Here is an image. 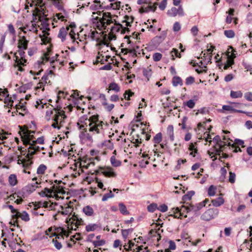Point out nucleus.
I'll return each mask as SVG.
<instances>
[{
	"mask_svg": "<svg viewBox=\"0 0 252 252\" xmlns=\"http://www.w3.org/2000/svg\"><path fill=\"white\" fill-rule=\"evenodd\" d=\"M244 97L249 101H252V93L247 92L244 94Z\"/></svg>",
	"mask_w": 252,
	"mask_h": 252,
	"instance_id": "obj_57",
	"label": "nucleus"
},
{
	"mask_svg": "<svg viewBox=\"0 0 252 252\" xmlns=\"http://www.w3.org/2000/svg\"><path fill=\"white\" fill-rule=\"evenodd\" d=\"M209 113V111L206 107H202L200 109H198L197 112L196 113L195 115H197L198 113H201L202 114H205Z\"/></svg>",
	"mask_w": 252,
	"mask_h": 252,
	"instance_id": "obj_51",
	"label": "nucleus"
},
{
	"mask_svg": "<svg viewBox=\"0 0 252 252\" xmlns=\"http://www.w3.org/2000/svg\"><path fill=\"white\" fill-rule=\"evenodd\" d=\"M66 34V30L64 28H62L60 29L58 36L62 39V41H63L65 39Z\"/></svg>",
	"mask_w": 252,
	"mask_h": 252,
	"instance_id": "obj_23",
	"label": "nucleus"
},
{
	"mask_svg": "<svg viewBox=\"0 0 252 252\" xmlns=\"http://www.w3.org/2000/svg\"><path fill=\"white\" fill-rule=\"evenodd\" d=\"M114 24L116 26H112L111 28V31L113 32H118L120 31L121 28H123V25L120 23H117L116 21H115Z\"/></svg>",
	"mask_w": 252,
	"mask_h": 252,
	"instance_id": "obj_29",
	"label": "nucleus"
},
{
	"mask_svg": "<svg viewBox=\"0 0 252 252\" xmlns=\"http://www.w3.org/2000/svg\"><path fill=\"white\" fill-rule=\"evenodd\" d=\"M156 209H158V205L156 203H152L147 207V209L150 212H154Z\"/></svg>",
	"mask_w": 252,
	"mask_h": 252,
	"instance_id": "obj_46",
	"label": "nucleus"
},
{
	"mask_svg": "<svg viewBox=\"0 0 252 252\" xmlns=\"http://www.w3.org/2000/svg\"><path fill=\"white\" fill-rule=\"evenodd\" d=\"M158 209L162 212H165L167 210L168 207L165 204H162L159 206Z\"/></svg>",
	"mask_w": 252,
	"mask_h": 252,
	"instance_id": "obj_59",
	"label": "nucleus"
},
{
	"mask_svg": "<svg viewBox=\"0 0 252 252\" xmlns=\"http://www.w3.org/2000/svg\"><path fill=\"white\" fill-rule=\"evenodd\" d=\"M219 214V210L217 208H211L205 211L201 216V219L205 221H209L215 217Z\"/></svg>",
	"mask_w": 252,
	"mask_h": 252,
	"instance_id": "obj_3",
	"label": "nucleus"
},
{
	"mask_svg": "<svg viewBox=\"0 0 252 252\" xmlns=\"http://www.w3.org/2000/svg\"><path fill=\"white\" fill-rule=\"evenodd\" d=\"M134 94V93L131 92L130 90L126 91L125 93L124 94V97L126 100H129L130 96H132Z\"/></svg>",
	"mask_w": 252,
	"mask_h": 252,
	"instance_id": "obj_47",
	"label": "nucleus"
},
{
	"mask_svg": "<svg viewBox=\"0 0 252 252\" xmlns=\"http://www.w3.org/2000/svg\"><path fill=\"white\" fill-rule=\"evenodd\" d=\"M72 218V220L73 221H76L79 224H82V223L83 222L82 219L79 218L77 215L74 214L73 216L71 217Z\"/></svg>",
	"mask_w": 252,
	"mask_h": 252,
	"instance_id": "obj_56",
	"label": "nucleus"
},
{
	"mask_svg": "<svg viewBox=\"0 0 252 252\" xmlns=\"http://www.w3.org/2000/svg\"><path fill=\"white\" fill-rule=\"evenodd\" d=\"M109 88L110 90H113L116 92H118L120 90V88L118 85L115 82L110 83L109 85Z\"/></svg>",
	"mask_w": 252,
	"mask_h": 252,
	"instance_id": "obj_34",
	"label": "nucleus"
},
{
	"mask_svg": "<svg viewBox=\"0 0 252 252\" xmlns=\"http://www.w3.org/2000/svg\"><path fill=\"white\" fill-rule=\"evenodd\" d=\"M161 58L162 55L159 53H156L153 56V59L155 62L159 61Z\"/></svg>",
	"mask_w": 252,
	"mask_h": 252,
	"instance_id": "obj_50",
	"label": "nucleus"
},
{
	"mask_svg": "<svg viewBox=\"0 0 252 252\" xmlns=\"http://www.w3.org/2000/svg\"><path fill=\"white\" fill-rule=\"evenodd\" d=\"M29 43V41L27 40L26 37L23 36L19 41H18V48L19 49H22L23 50H25L28 48V44Z\"/></svg>",
	"mask_w": 252,
	"mask_h": 252,
	"instance_id": "obj_12",
	"label": "nucleus"
},
{
	"mask_svg": "<svg viewBox=\"0 0 252 252\" xmlns=\"http://www.w3.org/2000/svg\"><path fill=\"white\" fill-rule=\"evenodd\" d=\"M114 196V194L112 193V191L110 190L109 192L104 194L102 198V201H105L107 200L108 199L113 198Z\"/></svg>",
	"mask_w": 252,
	"mask_h": 252,
	"instance_id": "obj_40",
	"label": "nucleus"
},
{
	"mask_svg": "<svg viewBox=\"0 0 252 252\" xmlns=\"http://www.w3.org/2000/svg\"><path fill=\"white\" fill-rule=\"evenodd\" d=\"M172 211L173 214H170V216H174V218L180 219L181 216L187 218V215H184V214L185 212L189 213L191 212L190 204L188 206L182 205L181 208H173Z\"/></svg>",
	"mask_w": 252,
	"mask_h": 252,
	"instance_id": "obj_2",
	"label": "nucleus"
},
{
	"mask_svg": "<svg viewBox=\"0 0 252 252\" xmlns=\"http://www.w3.org/2000/svg\"><path fill=\"white\" fill-rule=\"evenodd\" d=\"M195 192L194 191H189L187 192V194L183 196L182 199L185 201L187 200H190L192 196L194 194Z\"/></svg>",
	"mask_w": 252,
	"mask_h": 252,
	"instance_id": "obj_32",
	"label": "nucleus"
},
{
	"mask_svg": "<svg viewBox=\"0 0 252 252\" xmlns=\"http://www.w3.org/2000/svg\"><path fill=\"white\" fill-rule=\"evenodd\" d=\"M133 231V228H129L127 229L122 230V235L124 239H126L127 238L128 234L131 233Z\"/></svg>",
	"mask_w": 252,
	"mask_h": 252,
	"instance_id": "obj_38",
	"label": "nucleus"
},
{
	"mask_svg": "<svg viewBox=\"0 0 252 252\" xmlns=\"http://www.w3.org/2000/svg\"><path fill=\"white\" fill-rule=\"evenodd\" d=\"M48 79V74H46V73L42 76L41 78L42 82H40L38 83L37 86L36 87V89H39L41 88L42 86H43L45 84H47V80Z\"/></svg>",
	"mask_w": 252,
	"mask_h": 252,
	"instance_id": "obj_20",
	"label": "nucleus"
},
{
	"mask_svg": "<svg viewBox=\"0 0 252 252\" xmlns=\"http://www.w3.org/2000/svg\"><path fill=\"white\" fill-rule=\"evenodd\" d=\"M172 84L174 87H176L178 85L182 86L183 81L182 79L179 76H174L172 78Z\"/></svg>",
	"mask_w": 252,
	"mask_h": 252,
	"instance_id": "obj_15",
	"label": "nucleus"
},
{
	"mask_svg": "<svg viewBox=\"0 0 252 252\" xmlns=\"http://www.w3.org/2000/svg\"><path fill=\"white\" fill-rule=\"evenodd\" d=\"M170 54L172 57L171 60L173 61L175 60V56L179 58L181 57V54L179 53L178 50L176 48H173L170 52Z\"/></svg>",
	"mask_w": 252,
	"mask_h": 252,
	"instance_id": "obj_27",
	"label": "nucleus"
},
{
	"mask_svg": "<svg viewBox=\"0 0 252 252\" xmlns=\"http://www.w3.org/2000/svg\"><path fill=\"white\" fill-rule=\"evenodd\" d=\"M47 169V167L43 164H40L37 169V174H43Z\"/></svg>",
	"mask_w": 252,
	"mask_h": 252,
	"instance_id": "obj_37",
	"label": "nucleus"
},
{
	"mask_svg": "<svg viewBox=\"0 0 252 252\" xmlns=\"http://www.w3.org/2000/svg\"><path fill=\"white\" fill-rule=\"evenodd\" d=\"M235 177L236 175L234 173L229 172V182L231 183H234L235 181Z\"/></svg>",
	"mask_w": 252,
	"mask_h": 252,
	"instance_id": "obj_53",
	"label": "nucleus"
},
{
	"mask_svg": "<svg viewBox=\"0 0 252 252\" xmlns=\"http://www.w3.org/2000/svg\"><path fill=\"white\" fill-rule=\"evenodd\" d=\"M93 243L94 247H97L104 245L105 243V242L104 240H101L98 241H94L93 242Z\"/></svg>",
	"mask_w": 252,
	"mask_h": 252,
	"instance_id": "obj_48",
	"label": "nucleus"
},
{
	"mask_svg": "<svg viewBox=\"0 0 252 252\" xmlns=\"http://www.w3.org/2000/svg\"><path fill=\"white\" fill-rule=\"evenodd\" d=\"M99 227L98 224L90 223L86 226V230L87 232L94 231Z\"/></svg>",
	"mask_w": 252,
	"mask_h": 252,
	"instance_id": "obj_14",
	"label": "nucleus"
},
{
	"mask_svg": "<svg viewBox=\"0 0 252 252\" xmlns=\"http://www.w3.org/2000/svg\"><path fill=\"white\" fill-rule=\"evenodd\" d=\"M60 109H62L61 107H57V108L53 109V110L55 111L56 113L53 117L52 120L55 122H58L59 118L60 117V115L59 113L60 112Z\"/></svg>",
	"mask_w": 252,
	"mask_h": 252,
	"instance_id": "obj_21",
	"label": "nucleus"
},
{
	"mask_svg": "<svg viewBox=\"0 0 252 252\" xmlns=\"http://www.w3.org/2000/svg\"><path fill=\"white\" fill-rule=\"evenodd\" d=\"M112 66L111 63H108V64L103 66L100 68L101 70H110L112 69Z\"/></svg>",
	"mask_w": 252,
	"mask_h": 252,
	"instance_id": "obj_60",
	"label": "nucleus"
},
{
	"mask_svg": "<svg viewBox=\"0 0 252 252\" xmlns=\"http://www.w3.org/2000/svg\"><path fill=\"white\" fill-rule=\"evenodd\" d=\"M216 187L213 185H211L209 187L208 190V193L209 196H213L216 194Z\"/></svg>",
	"mask_w": 252,
	"mask_h": 252,
	"instance_id": "obj_39",
	"label": "nucleus"
},
{
	"mask_svg": "<svg viewBox=\"0 0 252 252\" xmlns=\"http://www.w3.org/2000/svg\"><path fill=\"white\" fill-rule=\"evenodd\" d=\"M190 206L191 211L194 212L195 215L198 216L199 214L197 213V212L204 207V202H201L195 205L190 204Z\"/></svg>",
	"mask_w": 252,
	"mask_h": 252,
	"instance_id": "obj_11",
	"label": "nucleus"
},
{
	"mask_svg": "<svg viewBox=\"0 0 252 252\" xmlns=\"http://www.w3.org/2000/svg\"><path fill=\"white\" fill-rule=\"evenodd\" d=\"M212 203L213 206L215 207H219L223 204L224 199L223 198L219 197L216 199L213 200L212 201Z\"/></svg>",
	"mask_w": 252,
	"mask_h": 252,
	"instance_id": "obj_18",
	"label": "nucleus"
},
{
	"mask_svg": "<svg viewBox=\"0 0 252 252\" xmlns=\"http://www.w3.org/2000/svg\"><path fill=\"white\" fill-rule=\"evenodd\" d=\"M19 29L26 33L27 31L33 32L35 33H37L38 30L37 29L36 26L32 24L31 22L26 24L24 26H23L19 28Z\"/></svg>",
	"mask_w": 252,
	"mask_h": 252,
	"instance_id": "obj_5",
	"label": "nucleus"
},
{
	"mask_svg": "<svg viewBox=\"0 0 252 252\" xmlns=\"http://www.w3.org/2000/svg\"><path fill=\"white\" fill-rule=\"evenodd\" d=\"M225 36L229 38H233L235 36V32L232 30H225L224 31Z\"/></svg>",
	"mask_w": 252,
	"mask_h": 252,
	"instance_id": "obj_36",
	"label": "nucleus"
},
{
	"mask_svg": "<svg viewBox=\"0 0 252 252\" xmlns=\"http://www.w3.org/2000/svg\"><path fill=\"white\" fill-rule=\"evenodd\" d=\"M8 181L11 186H14L16 185L17 183L16 176L14 174H11L9 176Z\"/></svg>",
	"mask_w": 252,
	"mask_h": 252,
	"instance_id": "obj_25",
	"label": "nucleus"
},
{
	"mask_svg": "<svg viewBox=\"0 0 252 252\" xmlns=\"http://www.w3.org/2000/svg\"><path fill=\"white\" fill-rule=\"evenodd\" d=\"M38 182L36 181L34 183L29 185L26 187L25 189L28 193H31L34 191L38 188Z\"/></svg>",
	"mask_w": 252,
	"mask_h": 252,
	"instance_id": "obj_13",
	"label": "nucleus"
},
{
	"mask_svg": "<svg viewBox=\"0 0 252 252\" xmlns=\"http://www.w3.org/2000/svg\"><path fill=\"white\" fill-rule=\"evenodd\" d=\"M57 237L55 239H53L52 242L54 244L55 248L59 250L62 249V245L61 242H59L57 239Z\"/></svg>",
	"mask_w": 252,
	"mask_h": 252,
	"instance_id": "obj_45",
	"label": "nucleus"
},
{
	"mask_svg": "<svg viewBox=\"0 0 252 252\" xmlns=\"http://www.w3.org/2000/svg\"><path fill=\"white\" fill-rule=\"evenodd\" d=\"M13 219H17L20 218L23 220L28 221L30 220L29 215L26 211H23L22 213L17 212V213L12 216Z\"/></svg>",
	"mask_w": 252,
	"mask_h": 252,
	"instance_id": "obj_9",
	"label": "nucleus"
},
{
	"mask_svg": "<svg viewBox=\"0 0 252 252\" xmlns=\"http://www.w3.org/2000/svg\"><path fill=\"white\" fill-rule=\"evenodd\" d=\"M195 145H196V143L193 144L192 143H191L190 144L189 148V151H191V152H190V155H192L193 157H194L195 156V154L193 153V152L194 153H196L197 152V150Z\"/></svg>",
	"mask_w": 252,
	"mask_h": 252,
	"instance_id": "obj_30",
	"label": "nucleus"
},
{
	"mask_svg": "<svg viewBox=\"0 0 252 252\" xmlns=\"http://www.w3.org/2000/svg\"><path fill=\"white\" fill-rule=\"evenodd\" d=\"M222 109L226 111H231L234 112L240 113H246L244 111L241 110H237L233 108L232 106L229 105H223Z\"/></svg>",
	"mask_w": 252,
	"mask_h": 252,
	"instance_id": "obj_17",
	"label": "nucleus"
},
{
	"mask_svg": "<svg viewBox=\"0 0 252 252\" xmlns=\"http://www.w3.org/2000/svg\"><path fill=\"white\" fill-rule=\"evenodd\" d=\"M167 0H163L159 5V8L161 10H164L166 7Z\"/></svg>",
	"mask_w": 252,
	"mask_h": 252,
	"instance_id": "obj_55",
	"label": "nucleus"
},
{
	"mask_svg": "<svg viewBox=\"0 0 252 252\" xmlns=\"http://www.w3.org/2000/svg\"><path fill=\"white\" fill-rule=\"evenodd\" d=\"M143 73L144 76H145L148 81L149 80L150 77L152 75V70L149 68H143Z\"/></svg>",
	"mask_w": 252,
	"mask_h": 252,
	"instance_id": "obj_35",
	"label": "nucleus"
},
{
	"mask_svg": "<svg viewBox=\"0 0 252 252\" xmlns=\"http://www.w3.org/2000/svg\"><path fill=\"white\" fill-rule=\"evenodd\" d=\"M24 144L25 145H30V147H29V150H32L35 152V153L39 152L40 150V148L39 146H36L35 144L32 143V144L30 142V135H27V137L25 138V139H23Z\"/></svg>",
	"mask_w": 252,
	"mask_h": 252,
	"instance_id": "obj_8",
	"label": "nucleus"
},
{
	"mask_svg": "<svg viewBox=\"0 0 252 252\" xmlns=\"http://www.w3.org/2000/svg\"><path fill=\"white\" fill-rule=\"evenodd\" d=\"M148 5L147 6H143L139 9V12L140 13L148 12L150 11L155 12L157 9L158 4L155 3L154 5H152V2L148 3Z\"/></svg>",
	"mask_w": 252,
	"mask_h": 252,
	"instance_id": "obj_7",
	"label": "nucleus"
},
{
	"mask_svg": "<svg viewBox=\"0 0 252 252\" xmlns=\"http://www.w3.org/2000/svg\"><path fill=\"white\" fill-rule=\"evenodd\" d=\"M225 145H227V146L231 147L232 148H234V150L233 151L234 153H237L238 152L242 151L240 148L237 147L234 143L231 144V142H230L228 144H225Z\"/></svg>",
	"mask_w": 252,
	"mask_h": 252,
	"instance_id": "obj_44",
	"label": "nucleus"
},
{
	"mask_svg": "<svg viewBox=\"0 0 252 252\" xmlns=\"http://www.w3.org/2000/svg\"><path fill=\"white\" fill-rule=\"evenodd\" d=\"M162 140V134L160 132L157 133L154 137L153 141L154 143L158 144Z\"/></svg>",
	"mask_w": 252,
	"mask_h": 252,
	"instance_id": "obj_43",
	"label": "nucleus"
},
{
	"mask_svg": "<svg viewBox=\"0 0 252 252\" xmlns=\"http://www.w3.org/2000/svg\"><path fill=\"white\" fill-rule=\"evenodd\" d=\"M101 171V174L106 177H115L116 176V173L113 171V169L110 167H100Z\"/></svg>",
	"mask_w": 252,
	"mask_h": 252,
	"instance_id": "obj_6",
	"label": "nucleus"
},
{
	"mask_svg": "<svg viewBox=\"0 0 252 252\" xmlns=\"http://www.w3.org/2000/svg\"><path fill=\"white\" fill-rule=\"evenodd\" d=\"M243 96L242 93L240 91H231L230 96L233 98H241Z\"/></svg>",
	"mask_w": 252,
	"mask_h": 252,
	"instance_id": "obj_26",
	"label": "nucleus"
},
{
	"mask_svg": "<svg viewBox=\"0 0 252 252\" xmlns=\"http://www.w3.org/2000/svg\"><path fill=\"white\" fill-rule=\"evenodd\" d=\"M83 212L88 216H92L94 214V210L90 206H87L83 208Z\"/></svg>",
	"mask_w": 252,
	"mask_h": 252,
	"instance_id": "obj_19",
	"label": "nucleus"
},
{
	"mask_svg": "<svg viewBox=\"0 0 252 252\" xmlns=\"http://www.w3.org/2000/svg\"><path fill=\"white\" fill-rule=\"evenodd\" d=\"M169 249L171 250H174L176 249V244L172 240H170L169 242Z\"/></svg>",
	"mask_w": 252,
	"mask_h": 252,
	"instance_id": "obj_64",
	"label": "nucleus"
},
{
	"mask_svg": "<svg viewBox=\"0 0 252 252\" xmlns=\"http://www.w3.org/2000/svg\"><path fill=\"white\" fill-rule=\"evenodd\" d=\"M119 210L121 214L124 215H127L129 214L127 211L126 205L122 202H120L119 204Z\"/></svg>",
	"mask_w": 252,
	"mask_h": 252,
	"instance_id": "obj_16",
	"label": "nucleus"
},
{
	"mask_svg": "<svg viewBox=\"0 0 252 252\" xmlns=\"http://www.w3.org/2000/svg\"><path fill=\"white\" fill-rule=\"evenodd\" d=\"M91 20L93 23H95V21H97V23H101V18H99V17H97V16L94 17V15L93 14V15L92 16Z\"/></svg>",
	"mask_w": 252,
	"mask_h": 252,
	"instance_id": "obj_63",
	"label": "nucleus"
},
{
	"mask_svg": "<svg viewBox=\"0 0 252 252\" xmlns=\"http://www.w3.org/2000/svg\"><path fill=\"white\" fill-rule=\"evenodd\" d=\"M234 143L235 145L237 144L238 145H241L242 147H244V142L243 140L239 139H235Z\"/></svg>",
	"mask_w": 252,
	"mask_h": 252,
	"instance_id": "obj_62",
	"label": "nucleus"
},
{
	"mask_svg": "<svg viewBox=\"0 0 252 252\" xmlns=\"http://www.w3.org/2000/svg\"><path fill=\"white\" fill-rule=\"evenodd\" d=\"M194 82V78L192 76H189L186 79V84L189 85L193 84Z\"/></svg>",
	"mask_w": 252,
	"mask_h": 252,
	"instance_id": "obj_54",
	"label": "nucleus"
},
{
	"mask_svg": "<svg viewBox=\"0 0 252 252\" xmlns=\"http://www.w3.org/2000/svg\"><path fill=\"white\" fill-rule=\"evenodd\" d=\"M167 133L169 136L171 141L174 140V128L172 125H169L167 128Z\"/></svg>",
	"mask_w": 252,
	"mask_h": 252,
	"instance_id": "obj_22",
	"label": "nucleus"
},
{
	"mask_svg": "<svg viewBox=\"0 0 252 252\" xmlns=\"http://www.w3.org/2000/svg\"><path fill=\"white\" fill-rule=\"evenodd\" d=\"M181 29V25L180 23L178 22H175L174 24L173 30L174 32H178Z\"/></svg>",
	"mask_w": 252,
	"mask_h": 252,
	"instance_id": "obj_58",
	"label": "nucleus"
},
{
	"mask_svg": "<svg viewBox=\"0 0 252 252\" xmlns=\"http://www.w3.org/2000/svg\"><path fill=\"white\" fill-rule=\"evenodd\" d=\"M183 104L184 105H186L188 106L189 108L192 109L194 107L195 102L194 100L190 99L186 102H184Z\"/></svg>",
	"mask_w": 252,
	"mask_h": 252,
	"instance_id": "obj_41",
	"label": "nucleus"
},
{
	"mask_svg": "<svg viewBox=\"0 0 252 252\" xmlns=\"http://www.w3.org/2000/svg\"><path fill=\"white\" fill-rule=\"evenodd\" d=\"M110 161L111 164L114 167L119 166L121 164V162L120 160H117L114 156L111 157Z\"/></svg>",
	"mask_w": 252,
	"mask_h": 252,
	"instance_id": "obj_33",
	"label": "nucleus"
},
{
	"mask_svg": "<svg viewBox=\"0 0 252 252\" xmlns=\"http://www.w3.org/2000/svg\"><path fill=\"white\" fill-rule=\"evenodd\" d=\"M115 21L116 20L112 19V15L110 13L103 12L100 24L103 29L106 30L107 26L115 23Z\"/></svg>",
	"mask_w": 252,
	"mask_h": 252,
	"instance_id": "obj_4",
	"label": "nucleus"
},
{
	"mask_svg": "<svg viewBox=\"0 0 252 252\" xmlns=\"http://www.w3.org/2000/svg\"><path fill=\"white\" fill-rule=\"evenodd\" d=\"M228 58L227 60V63L230 64V66H231L234 63V59L236 57L235 53H233L232 55H228Z\"/></svg>",
	"mask_w": 252,
	"mask_h": 252,
	"instance_id": "obj_42",
	"label": "nucleus"
},
{
	"mask_svg": "<svg viewBox=\"0 0 252 252\" xmlns=\"http://www.w3.org/2000/svg\"><path fill=\"white\" fill-rule=\"evenodd\" d=\"M102 104L103 105H107V107H106V110L108 111H111L114 108V105L113 104H111L110 105H107V103L106 102H102Z\"/></svg>",
	"mask_w": 252,
	"mask_h": 252,
	"instance_id": "obj_61",
	"label": "nucleus"
},
{
	"mask_svg": "<svg viewBox=\"0 0 252 252\" xmlns=\"http://www.w3.org/2000/svg\"><path fill=\"white\" fill-rule=\"evenodd\" d=\"M106 127L108 126V124H105L102 121H99V115H93L89 117L87 115H84L81 117L78 123L77 126L78 129L81 131L79 134V138L81 139H87L89 141L92 140V136L87 132V127L89 126V131L93 132L94 134H100L102 133L103 126Z\"/></svg>",
	"mask_w": 252,
	"mask_h": 252,
	"instance_id": "obj_1",
	"label": "nucleus"
},
{
	"mask_svg": "<svg viewBox=\"0 0 252 252\" xmlns=\"http://www.w3.org/2000/svg\"><path fill=\"white\" fill-rule=\"evenodd\" d=\"M212 55H206V53H203V57L202 58L204 60H207V64L208 63H211L212 62Z\"/></svg>",
	"mask_w": 252,
	"mask_h": 252,
	"instance_id": "obj_49",
	"label": "nucleus"
},
{
	"mask_svg": "<svg viewBox=\"0 0 252 252\" xmlns=\"http://www.w3.org/2000/svg\"><path fill=\"white\" fill-rule=\"evenodd\" d=\"M225 146H227V145H222L220 147H219V148H217L216 146H215L214 147V151L216 155L220 156L221 152L223 151V149L225 148Z\"/></svg>",
	"mask_w": 252,
	"mask_h": 252,
	"instance_id": "obj_31",
	"label": "nucleus"
},
{
	"mask_svg": "<svg viewBox=\"0 0 252 252\" xmlns=\"http://www.w3.org/2000/svg\"><path fill=\"white\" fill-rule=\"evenodd\" d=\"M167 14L171 17H175L178 15V9L173 7L167 11Z\"/></svg>",
	"mask_w": 252,
	"mask_h": 252,
	"instance_id": "obj_28",
	"label": "nucleus"
},
{
	"mask_svg": "<svg viewBox=\"0 0 252 252\" xmlns=\"http://www.w3.org/2000/svg\"><path fill=\"white\" fill-rule=\"evenodd\" d=\"M94 3L92 4L90 7V9L91 10L95 11L98 9H107L109 8L108 6H103L102 4H100V1L99 0H94Z\"/></svg>",
	"mask_w": 252,
	"mask_h": 252,
	"instance_id": "obj_10",
	"label": "nucleus"
},
{
	"mask_svg": "<svg viewBox=\"0 0 252 252\" xmlns=\"http://www.w3.org/2000/svg\"><path fill=\"white\" fill-rule=\"evenodd\" d=\"M62 210L64 209L63 211L61 212V214L63 215H67L68 214L70 213L71 208L69 207H66L65 208H63V206H61Z\"/></svg>",
	"mask_w": 252,
	"mask_h": 252,
	"instance_id": "obj_52",
	"label": "nucleus"
},
{
	"mask_svg": "<svg viewBox=\"0 0 252 252\" xmlns=\"http://www.w3.org/2000/svg\"><path fill=\"white\" fill-rule=\"evenodd\" d=\"M213 141L216 142V145L218 147H220L222 145H225V144L226 143L224 141H222L220 139V136L219 135H217L213 138Z\"/></svg>",
	"mask_w": 252,
	"mask_h": 252,
	"instance_id": "obj_24",
	"label": "nucleus"
}]
</instances>
